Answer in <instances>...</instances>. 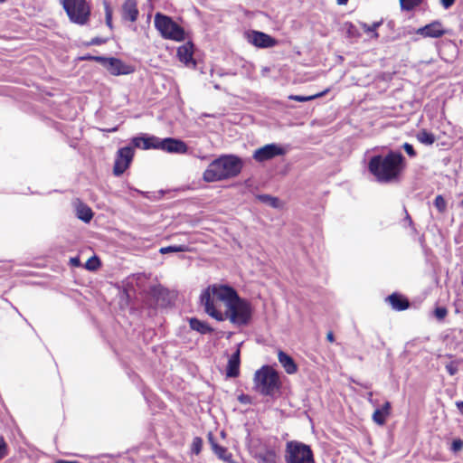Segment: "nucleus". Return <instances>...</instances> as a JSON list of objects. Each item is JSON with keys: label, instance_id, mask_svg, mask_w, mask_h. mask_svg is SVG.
<instances>
[{"label": "nucleus", "instance_id": "28", "mask_svg": "<svg viewBox=\"0 0 463 463\" xmlns=\"http://www.w3.org/2000/svg\"><path fill=\"white\" fill-rule=\"evenodd\" d=\"M383 24V20L381 19L379 21L373 22L372 24H368L366 23H361V26L363 27L365 33H372V36L377 38L379 33H377V29Z\"/></svg>", "mask_w": 463, "mask_h": 463}, {"label": "nucleus", "instance_id": "47", "mask_svg": "<svg viewBox=\"0 0 463 463\" xmlns=\"http://www.w3.org/2000/svg\"><path fill=\"white\" fill-rule=\"evenodd\" d=\"M71 263L73 265V266H79L80 265V260L79 258H71Z\"/></svg>", "mask_w": 463, "mask_h": 463}, {"label": "nucleus", "instance_id": "39", "mask_svg": "<svg viewBox=\"0 0 463 463\" xmlns=\"http://www.w3.org/2000/svg\"><path fill=\"white\" fill-rule=\"evenodd\" d=\"M434 313H435L436 317L438 319L441 320L447 316L448 310L445 307H437L435 309Z\"/></svg>", "mask_w": 463, "mask_h": 463}, {"label": "nucleus", "instance_id": "27", "mask_svg": "<svg viewBox=\"0 0 463 463\" xmlns=\"http://www.w3.org/2000/svg\"><path fill=\"white\" fill-rule=\"evenodd\" d=\"M212 446L214 453L218 456L219 458L226 462L232 461V456L231 453L228 452L226 448L219 446L218 444L213 442L212 443Z\"/></svg>", "mask_w": 463, "mask_h": 463}, {"label": "nucleus", "instance_id": "4", "mask_svg": "<svg viewBox=\"0 0 463 463\" xmlns=\"http://www.w3.org/2000/svg\"><path fill=\"white\" fill-rule=\"evenodd\" d=\"M154 26L165 40L182 43L189 38V33L183 26L177 24L172 16L162 12L155 14Z\"/></svg>", "mask_w": 463, "mask_h": 463}, {"label": "nucleus", "instance_id": "59", "mask_svg": "<svg viewBox=\"0 0 463 463\" xmlns=\"http://www.w3.org/2000/svg\"><path fill=\"white\" fill-rule=\"evenodd\" d=\"M150 17H151V14H148V15H147V20H149V19H150Z\"/></svg>", "mask_w": 463, "mask_h": 463}, {"label": "nucleus", "instance_id": "60", "mask_svg": "<svg viewBox=\"0 0 463 463\" xmlns=\"http://www.w3.org/2000/svg\"><path fill=\"white\" fill-rule=\"evenodd\" d=\"M462 204H463V199H462Z\"/></svg>", "mask_w": 463, "mask_h": 463}, {"label": "nucleus", "instance_id": "44", "mask_svg": "<svg viewBox=\"0 0 463 463\" xmlns=\"http://www.w3.org/2000/svg\"><path fill=\"white\" fill-rule=\"evenodd\" d=\"M403 149L405 150V152L410 156H415V151L413 149V146L411 145V144H408V143H405L403 145Z\"/></svg>", "mask_w": 463, "mask_h": 463}, {"label": "nucleus", "instance_id": "7", "mask_svg": "<svg viewBox=\"0 0 463 463\" xmlns=\"http://www.w3.org/2000/svg\"><path fill=\"white\" fill-rule=\"evenodd\" d=\"M69 21L80 26L87 25L91 17V5L87 0H61Z\"/></svg>", "mask_w": 463, "mask_h": 463}, {"label": "nucleus", "instance_id": "29", "mask_svg": "<svg viewBox=\"0 0 463 463\" xmlns=\"http://www.w3.org/2000/svg\"><path fill=\"white\" fill-rule=\"evenodd\" d=\"M189 251V247L186 245H173L163 247L159 250L161 254L172 253V252H186Z\"/></svg>", "mask_w": 463, "mask_h": 463}, {"label": "nucleus", "instance_id": "34", "mask_svg": "<svg viewBox=\"0 0 463 463\" xmlns=\"http://www.w3.org/2000/svg\"><path fill=\"white\" fill-rule=\"evenodd\" d=\"M259 199L261 202H263V203H267V204H269V205H270V206H272L274 208L279 207V204H280L279 203V200L277 197H273V196H270V195H268V194L260 195Z\"/></svg>", "mask_w": 463, "mask_h": 463}, {"label": "nucleus", "instance_id": "48", "mask_svg": "<svg viewBox=\"0 0 463 463\" xmlns=\"http://www.w3.org/2000/svg\"><path fill=\"white\" fill-rule=\"evenodd\" d=\"M326 338L329 342H334V340H335L334 334L332 332H328L326 335Z\"/></svg>", "mask_w": 463, "mask_h": 463}, {"label": "nucleus", "instance_id": "51", "mask_svg": "<svg viewBox=\"0 0 463 463\" xmlns=\"http://www.w3.org/2000/svg\"><path fill=\"white\" fill-rule=\"evenodd\" d=\"M81 46L88 48V47H90L92 45H91V43H90V41H87V42H82L81 43Z\"/></svg>", "mask_w": 463, "mask_h": 463}, {"label": "nucleus", "instance_id": "30", "mask_svg": "<svg viewBox=\"0 0 463 463\" xmlns=\"http://www.w3.org/2000/svg\"><path fill=\"white\" fill-rule=\"evenodd\" d=\"M416 137L417 139L424 145H431L435 141L434 135L427 132L426 130L420 131Z\"/></svg>", "mask_w": 463, "mask_h": 463}, {"label": "nucleus", "instance_id": "14", "mask_svg": "<svg viewBox=\"0 0 463 463\" xmlns=\"http://www.w3.org/2000/svg\"><path fill=\"white\" fill-rule=\"evenodd\" d=\"M133 155V149L129 146H126L118 150L113 168L115 175H120L126 171L129 166Z\"/></svg>", "mask_w": 463, "mask_h": 463}, {"label": "nucleus", "instance_id": "13", "mask_svg": "<svg viewBox=\"0 0 463 463\" xmlns=\"http://www.w3.org/2000/svg\"><path fill=\"white\" fill-rule=\"evenodd\" d=\"M285 153L286 150L280 145L272 143L256 149L253 153V158L257 162H264Z\"/></svg>", "mask_w": 463, "mask_h": 463}, {"label": "nucleus", "instance_id": "42", "mask_svg": "<svg viewBox=\"0 0 463 463\" xmlns=\"http://www.w3.org/2000/svg\"><path fill=\"white\" fill-rule=\"evenodd\" d=\"M456 1L457 0H439V4L445 10H448L454 5Z\"/></svg>", "mask_w": 463, "mask_h": 463}, {"label": "nucleus", "instance_id": "31", "mask_svg": "<svg viewBox=\"0 0 463 463\" xmlns=\"http://www.w3.org/2000/svg\"><path fill=\"white\" fill-rule=\"evenodd\" d=\"M344 26L348 38H357L361 36L358 28L352 22H345Z\"/></svg>", "mask_w": 463, "mask_h": 463}, {"label": "nucleus", "instance_id": "2", "mask_svg": "<svg viewBox=\"0 0 463 463\" xmlns=\"http://www.w3.org/2000/svg\"><path fill=\"white\" fill-rule=\"evenodd\" d=\"M369 171L377 181L390 183L399 179L404 168V157L401 153H389L385 156H375L369 162Z\"/></svg>", "mask_w": 463, "mask_h": 463}, {"label": "nucleus", "instance_id": "40", "mask_svg": "<svg viewBox=\"0 0 463 463\" xmlns=\"http://www.w3.org/2000/svg\"><path fill=\"white\" fill-rule=\"evenodd\" d=\"M463 448V441L459 439H454L451 444V450L454 452L459 451Z\"/></svg>", "mask_w": 463, "mask_h": 463}, {"label": "nucleus", "instance_id": "16", "mask_svg": "<svg viewBox=\"0 0 463 463\" xmlns=\"http://www.w3.org/2000/svg\"><path fill=\"white\" fill-rule=\"evenodd\" d=\"M137 0H124L120 8L121 21L123 23L129 22L134 24L139 17Z\"/></svg>", "mask_w": 463, "mask_h": 463}, {"label": "nucleus", "instance_id": "41", "mask_svg": "<svg viewBox=\"0 0 463 463\" xmlns=\"http://www.w3.org/2000/svg\"><path fill=\"white\" fill-rule=\"evenodd\" d=\"M446 369L450 375H454L458 372V366L454 362L448 364Z\"/></svg>", "mask_w": 463, "mask_h": 463}, {"label": "nucleus", "instance_id": "54", "mask_svg": "<svg viewBox=\"0 0 463 463\" xmlns=\"http://www.w3.org/2000/svg\"><path fill=\"white\" fill-rule=\"evenodd\" d=\"M226 74H227V75H232V76H235V75L237 74V72H236V71H230L226 72Z\"/></svg>", "mask_w": 463, "mask_h": 463}, {"label": "nucleus", "instance_id": "53", "mask_svg": "<svg viewBox=\"0 0 463 463\" xmlns=\"http://www.w3.org/2000/svg\"><path fill=\"white\" fill-rule=\"evenodd\" d=\"M200 116L206 117V116H216V115H215V114H211V113L203 112V113H202Z\"/></svg>", "mask_w": 463, "mask_h": 463}, {"label": "nucleus", "instance_id": "23", "mask_svg": "<svg viewBox=\"0 0 463 463\" xmlns=\"http://www.w3.org/2000/svg\"><path fill=\"white\" fill-rule=\"evenodd\" d=\"M329 89H326L322 91H319V92H317V93H314V94H310V95H289L288 96V99H291V100H295V101H298V102H306V101H310V100H314L317 98H321L323 96H325L327 92H329Z\"/></svg>", "mask_w": 463, "mask_h": 463}, {"label": "nucleus", "instance_id": "18", "mask_svg": "<svg viewBox=\"0 0 463 463\" xmlns=\"http://www.w3.org/2000/svg\"><path fill=\"white\" fill-rule=\"evenodd\" d=\"M399 4L402 12L425 11L428 7L427 0H399Z\"/></svg>", "mask_w": 463, "mask_h": 463}, {"label": "nucleus", "instance_id": "50", "mask_svg": "<svg viewBox=\"0 0 463 463\" xmlns=\"http://www.w3.org/2000/svg\"><path fill=\"white\" fill-rule=\"evenodd\" d=\"M349 0H336L338 5H345Z\"/></svg>", "mask_w": 463, "mask_h": 463}, {"label": "nucleus", "instance_id": "25", "mask_svg": "<svg viewBox=\"0 0 463 463\" xmlns=\"http://www.w3.org/2000/svg\"><path fill=\"white\" fill-rule=\"evenodd\" d=\"M102 5L105 12V24L109 28L110 31L114 30L113 24V8L109 0H103Z\"/></svg>", "mask_w": 463, "mask_h": 463}, {"label": "nucleus", "instance_id": "37", "mask_svg": "<svg viewBox=\"0 0 463 463\" xmlns=\"http://www.w3.org/2000/svg\"><path fill=\"white\" fill-rule=\"evenodd\" d=\"M99 266V261L97 257H92L88 260L85 268L89 270H95Z\"/></svg>", "mask_w": 463, "mask_h": 463}, {"label": "nucleus", "instance_id": "6", "mask_svg": "<svg viewBox=\"0 0 463 463\" xmlns=\"http://www.w3.org/2000/svg\"><path fill=\"white\" fill-rule=\"evenodd\" d=\"M253 382L254 389L266 396L274 395L281 385L279 373L269 365H264L255 372Z\"/></svg>", "mask_w": 463, "mask_h": 463}, {"label": "nucleus", "instance_id": "32", "mask_svg": "<svg viewBox=\"0 0 463 463\" xmlns=\"http://www.w3.org/2000/svg\"><path fill=\"white\" fill-rule=\"evenodd\" d=\"M105 55H93L91 53H85L81 56L77 57L76 61H96L102 65Z\"/></svg>", "mask_w": 463, "mask_h": 463}, {"label": "nucleus", "instance_id": "26", "mask_svg": "<svg viewBox=\"0 0 463 463\" xmlns=\"http://www.w3.org/2000/svg\"><path fill=\"white\" fill-rule=\"evenodd\" d=\"M93 213L90 207L85 204L77 206V217L85 222H89L92 219Z\"/></svg>", "mask_w": 463, "mask_h": 463}, {"label": "nucleus", "instance_id": "38", "mask_svg": "<svg viewBox=\"0 0 463 463\" xmlns=\"http://www.w3.org/2000/svg\"><path fill=\"white\" fill-rule=\"evenodd\" d=\"M109 37L96 36V37H93L90 41V43H91L92 46H99V45L107 43L109 42Z\"/></svg>", "mask_w": 463, "mask_h": 463}, {"label": "nucleus", "instance_id": "56", "mask_svg": "<svg viewBox=\"0 0 463 463\" xmlns=\"http://www.w3.org/2000/svg\"><path fill=\"white\" fill-rule=\"evenodd\" d=\"M117 128H113L111 129H102L103 131H115Z\"/></svg>", "mask_w": 463, "mask_h": 463}, {"label": "nucleus", "instance_id": "33", "mask_svg": "<svg viewBox=\"0 0 463 463\" xmlns=\"http://www.w3.org/2000/svg\"><path fill=\"white\" fill-rule=\"evenodd\" d=\"M417 28H413L411 26H404L402 28H399L397 31V33L392 37V41L402 39L403 37H406L407 35L415 33Z\"/></svg>", "mask_w": 463, "mask_h": 463}, {"label": "nucleus", "instance_id": "35", "mask_svg": "<svg viewBox=\"0 0 463 463\" xmlns=\"http://www.w3.org/2000/svg\"><path fill=\"white\" fill-rule=\"evenodd\" d=\"M434 205L439 213H444L446 211L447 203L442 195L436 196L434 200Z\"/></svg>", "mask_w": 463, "mask_h": 463}, {"label": "nucleus", "instance_id": "46", "mask_svg": "<svg viewBox=\"0 0 463 463\" xmlns=\"http://www.w3.org/2000/svg\"><path fill=\"white\" fill-rule=\"evenodd\" d=\"M395 22L393 20H389L387 21L386 23V26L388 27L389 30H391L392 33H395Z\"/></svg>", "mask_w": 463, "mask_h": 463}, {"label": "nucleus", "instance_id": "49", "mask_svg": "<svg viewBox=\"0 0 463 463\" xmlns=\"http://www.w3.org/2000/svg\"><path fill=\"white\" fill-rule=\"evenodd\" d=\"M458 409L459 410V411L463 414V402H458L456 403Z\"/></svg>", "mask_w": 463, "mask_h": 463}, {"label": "nucleus", "instance_id": "57", "mask_svg": "<svg viewBox=\"0 0 463 463\" xmlns=\"http://www.w3.org/2000/svg\"><path fill=\"white\" fill-rule=\"evenodd\" d=\"M130 28H131L134 32H137V27L136 25H134V26H132V27H130Z\"/></svg>", "mask_w": 463, "mask_h": 463}, {"label": "nucleus", "instance_id": "17", "mask_svg": "<svg viewBox=\"0 0 463 463\" xmlns=\"http://www.w3.org/2000/svg\"><path fill=\"white\" fill-rule=\"evenodd\" d=\"M242 343H240L235 352L230 356L226 367L227 377H237L240 373V364H241V346Z\"/></svg>", "mask_w": 463, "mask_h": 463}, {"label": "nucleus", "instance_id": "10", "mask_svg": "<svg viewBox=\"0 0 463 463\" xmlns=\"http://www.w3.org/2000/svg\"><path fill=\"white\" fill-rule=\"evenodd\" d=\"M101 66L112 76L129 75L136 71L134 65L127 63L122 59L112 55H105Z\"/></svg>", "mask_w": 463, "mask_h": 463}, {"label": "nucleus", "instance_id": "24", "mask_svg": "<svg viewBox=\"0 0 463 463\" xmlns=\"http://www.w3.org/2000/svg\"><path fill=\"white\" fill-rule=\"evenodd\" d=\"M189 324L193 330H195L201 334H207L213 331V329L207 323L203 322L197 318H191L189 320Z\"/></svg>", "mask_w": 463, "mask_h": 463}, {"label": "nucleus", "instance_id": "58", "mask_svg": "<svg viewBox=\"0 0 463 463\" xmlns=\"http://www.w3.org/2000/svg\"><path fill=\"white\" fill-rule=\"evenodd\" d=\"M5 2H7V0H0V4H4Z\"/></svg>", "mask_w": 463, "mask_h": 463}, {"label": "nucleus", "instance_id": "15", "mask_svg": "<svg viewBox=\"0 0 463 463\" xmlns=\"http://www.w3.org/2000/svg\"><path fill=\"white\" fill-rule=\"evenodd\" d=\"M157 144V149H161L167 153L185 154L188 149L186 144L184 141L171 137H158Z\"/></svg>", "mask_w": 463, "mask_h": 463}, {"label": "nucleus", "instance_id": "55", "mask_svg": "<svg viewBox=\"0 0 463 463\" xmlns=\"http://www.w3.org/2000/svg\"><path fill=\"white\" fill-rule=\"evenodd\" d=\"M233 116H242V117H245V116H248V115L244 114V113H234Z\"/></svg>", "mask_w": 463, "mask_h": 463}, {"label": "nucleus", "instance_id": "20", "mask_svg": "<svg viewBox=\"0 0 463 463\" xmlns=\"http://www.w3.org/2000/svg\"><path fill=\"white\" fill-rule=\"evenodd\" d=\"M391 413V403L386 402L382 408L376 409L373 413V420L379 426L385 424L387 418Z\"/></svg>", "mask_w": 463, "mask_h": 463}, {"label": "nucleus", "instance_id": "36", "mask_svg": "<svg viewBox=\"0 0 463 463\" xmlns=\"http://www.w3.org/2000/svg\"><path fill=\"white\" fill-rule=\"evenodd\" d=\"M261 463H275L276 454L273 451H268L264 456H260Z\"/></svg>", "mask_w": 463, "mask_h": 463}, {"label": "nucleus", "instance_id": "8", "mask_svg": "<svg viewBox=\"0 0 463 463\" xmlns=\"http://www.w3.org/2000/svg\"><path fill=\"white\" fill-rule=\"evenodd\" d=\"M286 463H315L310 447L298 441L288 442Z\"/></svg>", "mask_w": 463, "mask_h": 463}, {"label": "nucleus", "instance_id": "3", "mask_svg": "<svg viewBox=\"0 0 463 463\" xmlns=\"http://www.w3.org/2000/svg\"><path fill=\"white\" fill-rule=\"evenodd\" d=\"M243 167L242 160L234 155L221 156L209 164L203 174L207 183L228 180L237 176Z\"/></svg>", "mask_w": 463, "mask_h": 463}, {"label": "nucleus", "instance_id": "11", "mask_svg": "<svg viewBox=\"0 0 463 463\" xmlns=\"http://www.w3.org/2000/svg\"><path fill=\"white\" fill-rule=\"evenodd\" d=\"M185 43L180 45L176 50V58L185 67L194 70H201V62L194 57L195 44L191 39H186Z\"/></svg>", "mask_w": 463, "mask_h": 463}, {"label": "nucleus", "instance_id": "22", "mask_svg": "<svg viewBox=\"0 0 463 463\" xmlns=\"http://www.w3.org/2000/svg\"><path fill=\"white\" fill-rule=\"evenodd\" d=\"M388 301L395 310H405L409 307V302L406 298L398 294H392L388 297Z\"/></svg>", "mask_w": 463, "mask_h": 463}, {"label": "nucleus", "instance_id": "9", "mask_svg": "<svg viewBox=\"0 0 463 463\" xmlns=\"http://www.w3.org/2000/svg\"><path fill=\"white\" fill-rule=\"evenodd\" d=\"M244 39L257 49H270L279 44V40L262 31L249 29L244 32Z\"/></svg>", "mask_w": 463, "mask_h": 463}, {"label": "nucleus", "instance_id": "12", "mask_svg": "<svg viewBox=\"0 0 463 463\" xmlns=\"http://www.w3.org/2000/svg\"><path fill=\"white\" fill-rule=\"evenodd\" d=\"M451 33L450 29L445 28L440 20H433L423 26L416 29L415 34L420 35L422 38L438 39Z\"/></svg>", "mask_w": 463, "mask_h": 463}, {"label": "nucleus", "instance_id": "5", "mask_svg": "<svg viewBox=\"0 0 463 463\" xmlns=\"http://www.w3.org/2000/svg\"><path fill=\"white\" fill-rule=\"evenodd\" d=\"M222 315H224L223 321L228 319L235 326H245L251 318L252 307L248 300L240 298L235 291V296L232 297Z\"/></svg>", "mask_w": 463, "mask_h": 463}, {"label": "nucleus", "instance_id": "21", "mask_svg": "<svg viewBox=\"0 0 463 463\" xmlns=\"http://www.w3.org/2000/svg\"><path fill=\"white\" fill-rule=\"evenodd\" d=\"M133 145L136 147L142 149H150L155 148L157 149L158 137H135L132 140Z\"/></svg>", "mask_w": 463, "mask_h": 463}, {"label": "nucleus", "instance_id": "52", "mask_svg": "<svg viewBox=\"0 0 463 463\" xmlns=\"http://www.w3.org/2000/svg\"><path fill=\"white\" fill-rule=\"evenodd\" d=\"M56 463H78L77 461H66V460H59Z\"/></svg>", "mask_w": 463, "mask_h": 463}, {"label": "nucleus", "instance_id": "19", "mask_svg": "<svg viewBox=\"0 0 463 463\" xmlns=\"http://www.w3.org/2000/svg\"><path fill=\"white\" fill-rule=\"evenodd\" d=\"M278 359L287 373L293 374L298 371V365L293 358L283 351L278 352Z\"/></svg>", "mask_w": 463, "mask_h": 463}, {"label": "nucleus", "instance_id": "45", "mask_svg": "<svg viewBox=\"0 0 463 463\" xmlns=\"http://www.w3.org/2000/svg\"><path fill=\"white\" fill-rule=\"evenodd\" d=\"M200 449H201V439H196L194 441V448H193V450L198 454L200 452Z\"/></svg>", "mask_w": 463, "mask_h": 463}, {"label": "nucleus", "instance_id": "1", "mask_svg": "<svg viewBox=\"0 0 463 463\" xmlns=\"http://www.w3.org/2000/svg\"><path fill=\"white\" fill-rule=\"evenodd\" d=\"M235 296V289L224 284H212L203 289L200 296V303L207 315L216 319L223 321L222 307L224 309Z\"/></svg>", "mask_w": 463, "mask_h": 463}, {"label": "nucleus", "instance_id": "43", "mask_svg": "<svg viewBox=\"0 0 463 463\" xmlns=\"http://www.w3.org/2000/svg\"><path fill=\"white\" fill-rule=\"evenodd\" d=\"M6 455V444L5 440L0 438V459Z\"/></svg>", "mask_w": 463, "mask_h": 463}]
</instances>
